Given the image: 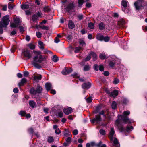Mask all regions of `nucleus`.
<instances>
[{"mask_svg":"<svg viewBox=\"0 0 147 147\" xmlns=\"http://www.w3.org/2000/svg\"><path fill=\"white\" fill-rule=\"evenodd\" d=\"M81 49V47H76L75 49V53H78Z\"/></svg>","mask_w":147,"mask_h":147,"instance_id":"42","label":"nucleus"},{"mask_svg":"<svg viewBox=\"0 0 147 147\" xmlns=\"http://www.w3.org/2000/svg\"><path fill=\"white\" fill-rule=\"evenodd\" d=\"M99 70L101 71H103L104 70L103 66L102 65H100L99 67Z\"/></svg>","mask_w":147,"mask_h":147,"instance_id":"57","label":"nucleus"},{"mask_svg":"<svg viewBox=\"0 0 147 147\" xmlns=\"http://www.w3.org/2000/svg\"><path fill=\"white\" fill-rule=\"evenodd\" d=\"M128 102V100L126 98H124L123 101V102L124 104H127Z\"/></svg>","mask_w":147,"mask_h":147,"instance_id":"60","label":"nucleus"},{"mask_svg":"<svg viewBox=\"0 0 147 147\" xmlns=\"http://www.w3.org/2000/svg\"><path fill=\"white\" fill-rule=\"evenodd\" d=\"M10 21L9 16L5 15L3 17L0 22V34H2L3 32V28L6 27L8 25Z\"/></svg>","mask_w":147,"mask_h":147,"instance_id":"2","label":"nucleus"},{"mask_svg":"<svg viewBox=\"0 0 147 147\" xmlns=\"http://www.w3.org/2000/svg\"><path fill=\"white\" fill-rule=\"evenodd\" d=\"M14 23H12L11 25V26L12 28H15L18 26L20 22V20L18 17L15 16L13 18Z\"/></svg>","mask_w":147,"mask_h":147,"instance_id":"7","label":"nucleus"},{"mask_svg":"<svg viewBox=\"0 0 147 147\" xmlns=\"http://www.w3.org/2000/svg\"><path fill=\"white\" fill-rule=\"evenodd\" d=\"M42 76L41 75H39L38 76H35L34 77V78L35 80H40L41 79Z\"/></svg>","mask_w":147,"mask_h":147,"instance_id":"38","label":"nucleus"},{"mask_svg":"<svg viewBox=\"0 0 147 147\" xmlns=\"http://www.w3.org/2000/svg\"><path fill=\"white\" fill-rule=\"evenodd\" d=\"M103 36L100 34H97L96 38L98 40L102 41L103 40Z\"/></svg>","mask_w":147,"mask_h":147,"instance_id":"16","label":"nucleus"},{"mask_svg":"<svg viewBox=\"0 0 147 147\" xmlns=\"http://www.w3.org/2000/svg\"><path fill=\"white\" fill-rule=\"evenodd\" d=\"M82 88L84 89H88L91 86V84L89 82L84 83L82 84Z\"/></svg>","mask_w":147,"mask_h":147,"instance_id":"11","label":"nucleus"},{"mask_svg":"<svg viewBox=\"0 0 147 147\" xmlns=\"http://www.w3.org/2000/svg\"><path fill=\"white\" fill-rule=\"evenodd\" d=\"M34 53L36 56L34 57L33 61L40 63L43 61V58L42 55H41V52L40 51H34Z\"/></svg>","mask_w":147,"mask_h":147,"instance_id":"4","label":"nucleus"},{"mask_svg":"<svg viewBox=\"0 0 147 147\" xmlns=\"http://www.w3.org/2000/svg\"><path fill=\"white\" fill-rule=\"evenodd\" d=\"M106 56L105 53L100 54V57L101 59H104L106 58Z\"/></svg>","mask_w":147,"mask_h":147,"instance_id":"39","label":"nucleus"},{"mask_svg":"<svg viewBox=\"0 0 147 147\" xmlns=\"http://www.w3.org/2000/svg\"><path fill=\"white\" fill-rule=\"evenodd\" d=\"M55 132L56 134H59L61 133V131L59 129H57L55 130Z\"/></svg>","mask_w":147,"mask_h":147,"instance_id":"56","label":"nucleus"},{"mask_svg":"<svg viewBox=\"0 0 147 147\" xmlns=\"http://www.w3.org/2000/svg\"><path fill=\"white\" fill-rule=\"evenodd\" d=\"M133 129V127L131 126L130 127L127 126V127L126 129V131L127 132H129L131 130H132Z\"/></svg>","mask_w":147,"mask_h":147,"instance_id":"44","label":"nucleus"},{"mask_svg":"<svg viewBox=\"0 0 147 147\" xmlns=\"http://www.w3.org/2000/svg\"><path fill=\"white\" fill-rule=\"evenodd\" d=\"M44 53H49L51 54H52V53L51 51L48 50L47 49H45L43 51Z\"/></svg>","mask_w":147,"mask_h":147,"instance_id":"48","label":"nucleus"},{"mask_svg":"<svg viewBox=\"0 0 147 147\" xmlns=\"http://www.w3.org/2000/svg\"><path fill=\"white\" fill-rule=\"evenodd\" d=\"M94 70L97 71L98 70L99 66L98 65L95 64L94 66Z\"/></svg>","mask_w":147,"mask_h":147,"instance_id":"51","label":"nucleus"},{"mask_svg":"<svg viewBox=\"0 0 147 147\" xmlns=\"http://www.w3.org/2000/svg\"><path fill=\"white\" fill-rule=\"evenodd\" d=\"M54 141V139L53 137L51 136H49L48 137L47 139V141L49 143H51L53 142Z\"/></svg>","mask_w":147,"mask_h":147,"instance_id":"33","label":"nucleus"},{"mask_svg":"<svg viewBox=\"0 0 147 147\" xmlns=\"http://www.w3.org/2000/svg\"><path fill=\"white\" fill-rule=\"evenodd\" d=\"M36 36L37 37L40 38L42 36V34L40 32H37L36 33Z\"/></svg>","mask_w":147,"mask_h":147,"instance_id":"53","label":"nucleus"},{"mask_svg":"<svg viewBox=\"0 0 147 147\" xmlns=\"http://www.w3.org/2000/svg\"><path fill=\"white\" fill-rule=\"evenodd\" d=\"M45 87L47 91L50 90L52 88V85L50 83H47L45 85Z\"/></svg>","mask_w":147,"mask_h":147,"instance_id":"15","label":"nucleus"},{"mask_svg":"<svg viewBox=\"0 0 147 147\" xmlns=\"http://www.w3.org/2000/svg\"><path fill=\"white\" fill-rule=\"evenodd\" d=\"M52 59L53 61L57 62L58 60V58L56 55H54Z\"/></svg>","mask_w":147,"mask_h":147,"instance_id":"40","label":"nucleus"},{"mask_svg":"<svg viewBox=\"0 0 147 147\" xmlns=\"http://www.w3.org/2000/svg\"><path fill=\"white\" fill-rule=\"evenodd\" d=\"M26 112L24 111H21L19 113V114L21 117L24 116L26 115Z\"/></svg>","mask_w":147,"mask_h":147,"instance_id":"31","label":"nucleus"},{"mask_svg":"<svg viewBox=\"0 0 147 147\" xmlns=\"http://www.w3.org/2000/svg\"><path fill=\"white\" fill-rule=\"evenodd\" d=\"M79 42L80 44L82 46H84L85 45V43L83 39H80L79 40Z\"/></svg>","mask_w":147,"mask_h":147,"instance_id":"27","label":"nucleus"},{"mask_svg":"<svg viewBox=\"0 0 147 147\" xmlns=\"http://www.w3.org/2000/svg\"><path fill=\"white\" fill-rule=\"evenodd\" d=\"M101 119L100 116L99 115H97L95 117L91 120V123H94L95 121L99 122L101 121Z\"/></svg>","mask_w":147,"mask_h":147,"instance_id":"10","label":"nucleus"},{"mask_svg":"<svg viewBox=\"0 0 147 147\" xmlns=\"http://www.w3.org/2000/svg\"><path fill=\"white\" fill-rule=\"evenodd\" d=\"M88 27L90 29H92L94 28V26L92 22H90L88 24Z\"/></svg>","mask_w":147,"mask_h":147,"instance_id":"41","label":"nucleus"},{"mask_svg":"<svg viewBox=\"0 0 147 147\" xmlns=\"http://www.w3.org/2000/svg\"><path fill=\"white\" fill-rule=\"evenodd\" d=\"M71 137L72 136H69V137L67 138H65L66 142L69 144L71 142Z\"/></svg>","mask_w":147,"mask_h":147,"instance_id":"34","label":"nucleus"},{"mask_svg":"<svg viewBox=\"0 0 147 147\" xmlns=\"http://www.w3.org/2000/svg\"><path fill=\"white\" fill-rule=\"evenodd\" d=\"M64 137L66 138H68L69 137L72 136L71 135L69 132L66 133L64 134Z\"/></svg>","mask_w":147,"mask_h":147,"instance_id":"47","label":"nucleus"},{"mask_svg":"<svg viewBox=\"0 0 147 147\" xmlns=\"http://www.w3.org/2000/svg\"><path fill=\"white\" fill-rule=\"evenodd\" d=\"M102 143V142L100 141L98 143L96 144L95 142H90V144H91V147H100V145Z\"/></svg>","mask_w":147,"mask_h":147,"instance_id":"14","label":"nucleus"},{"mask_svg":"<svg viewBox=\"0 0 147 147\" xmlns=\"http://www.w3.org/2000/svg\"><path fill=\"white\" fill-rule=\"evenodd\" d=\"M37 62H35V61H33L32 62L33 65L36 68L39 69L41 67L40 65L37 63Z\"/></svg>","mask_w":147,"mask_h":147,"instance_id":"24","label":"nucleus"},{"mask_svg":"<svg viewBox=\"0 0 147 147\" xmlns=\"http://www.w3.org/2000/svg\"><path fill=\"white\" fill-rule=\"evenodd\" d=\"M99 132L102 135H105V131L102 129H101L99 131Z\"/></svg>","mask_w":147,"mask_h":147,"instance_id":"52","label":"nucleus"},{"mask_svg":"<svg viewBox=\"0 0 147 147\" xmlns=\"http://www.w3.org/2000/svg\"><path fill=\"white\" fill-rule=\"evenodd\" d=\"M40 28L43 30H48L49 28L48 27L46 26H43L40 27Z\"/></svg>","mask_w":147,"mask_h":147,"instance_id":"64","label":"nucleus"},{"mask_svg":"<svg viewBox=\"0 0 147 147\" xmlns=\"http://www.w3.org/2000/svg\"><path fill=\"white\" fill-rule=\"evenodd\" d=\"M110 40V38L108 36H106L105 37L103 36V40L106 42H107L109 41Z\"/></svg>","mask_w":147,"mask_h":147,"instance_id":"35","label":"nucleus"},{"mask_svg":"<svg viewBox=\"0 0 147 147\" xmlns=\"http://www.w3.org/2000/svg\"><path fill=\"white\" fill-rule=\"evenodd\" d=\"M30 92V93L32 94H37L36 90H35V89L33 88H31Z\"/></svg>","mask_w":147,"mask_h":147,"instance_id":"28","label":"nucleus"},{"mask_svg":"<svg viewBox=\"0 0 147 147\" xmlns=\"http://www.w3.org/2000/svg\"><path fill=\"white\" fill-rule=\"evenodd\" d=\"M29 103L30 106L32 108H34V107L36 105V103L33 101H30Z\"/></svg>","mask_w":147,"mask_h":147,"instance_id":"23","label":"nucleus"},{"mask_svg":"<svg viewBox=\"0 0 147 147\" xmlns=\"http://www.w3.org/2000/svg\"><path fill=\"white\" fill-rule=\"evenodd\" d=\"M42 89L41 87L38 86L36 90L37 93H40L41 92Z\"/></svg>","mask_w":147,"mask_h":147,"instance_id":"30","label":"nucleus"},{"mask_svg":"<svg viewBox=\"0 0 147 147\" xmlns=\"http://www.w3.org/2000/svg\"><path fill=\"white\" fill-rule=\"evenodd\" d=\"M144 2L143 0H138L134 3V5L136 10L139 11L144 7Z\"/></svg>","mask_w":147,"mask_h":147,"instance_id":"5","label":"nucleus"},{"mask_svg":"<svg viewBox=\"0 0 147 147\" xmlns=\"http://www.w3.org/2000/svg\"><path fill=\"white\" fill-rule=\"evenodd\" d=\"M68 27L69 28L73 29L75 27V25L72 21H69L68 23Z\"/></svg>","mask_w":147,"mask_h":147,"instance_id":"19","label":"nucleus"},{"mask_svg":"<svg viewBox=\"0 0 147 147\" xmlns=\"http://www.w3.org/2000/svg\"><path fill=\"white\" fill-rule=\"evenodd\" d=\"M63 114L61 112H59L58 113V116L60 118L62 117L63 116Z\"/></svg>","mask_w":147,"mask_h":147,"instance_id":"54","label":"nucleus"},{"mask_svg":"<svg viewBox=\"0 0 147 147\" xmlns=\"http://www.w3.org/2000/svg\"><path fill=\"white\" fill-rule=\"evenodd\" d=\"M73 70L71 67H65L62 71V74H69L72 72Z\"/></svg>","mask_w":147,"mask_h":147,"instance_id":"9","label":"nucleus"},{"mask_svg":"<svg viewBox=\"0 0 147 147\" xmlns=\"http://www.w3.org/2000/svg\"><path fill=\"white\" fill-rule=\"evenodd\" d=\"M89 0H78V6L80 7L81 5L83 3L84 1H87Z\"/></svg>","mask_w":147,"mask_h":147,"instance_id":"25","label":"nucleus"},{"mask_svg":"<svg viewBox=\"0 0 147 147\" xmlns=\"http://www.w3.org/2000/svg\"><path fill=\"white\" fill-rule=\"evenodd\" d=\"M28 46L32 50L34 49L35 48V45L31 43H30L28 45Z\"/></svg>","mask_w":147,"mask_h":147,"instance_id":"32","label":"nucleus"},{"mask_svg":"<svg viewBox=\"0 0 147 147\" xmlns=\"http://www.w3.org/2000/svg\"><path fill=\"white\" fill-rule=\"evenodd\" d=\"M128 2L126 0H123L121 2V5L123 7L122 8V10L124 11L125 10V8L127 7Z\"/></svg>","mask_w":147,"mask_h":147,"instance_id":"13","label":"nucleus"},{"mask_svg":"<svg viewBox=\"0 0 147 147\" xmlns=\"http://www.w3.org/2000/svg\"><path fill=\"white\" fill-rule=\"evenodd\" d=\"M86 101L87 102L90 103L92 101V99L91 97H89L87 98Z\"/></svg>","mask_w":147,"mask_h":147,"instance_id":"59","label":"nucleus"},{"mask_svg":"<svg viewBox=\"0 0 147 147\" xmlns=\"http://www.w3.org/2000/svg\"><path fill=\"white\" fill-rule=\"evenodd\" d=\"M72 112V109L70 107H68L63 109V112L66 115H68Z\"/></svg>","mask_w":147,"mask_h":147,"instance_id":"12","label":"nucleus"},{"mask_svg":"<svg viewBox=\"0 0 147 147\" xmlns=\"http://www.w3.org/2000/svg\"><path fill=\"white\" fill-rule=\"evenodd\" d=\"M78 18L80 20H81L83 19V16L82 14L79 15L78 16Z\"/></svg>","mask_w":147,"mask_h":147,"instance_id":"61","label":"nucleus"},{"mask_svg":"<svg viewBox=\"0 0 147 147\" xmlns=\"http://www.w3.org/2000/svg\"><path fill=\"white\" fill-rule=\"evenodd\" d=\"M29 7V6L28 4H24L22 5L21 6V8L23 9H28Z\"/></svg>","mask_w":147,"mask_h":147,"instance_id":"22","label":"nucleus"},{"mask_svg":"<svg viewBox=\"0 0 147 147\" xmlns=\"http://www.w3.org/2000/svg\"><path fill=\"white\" fill-rule=\"evenodd\" d=\"M32 52H30L29 50L27 49L24 50L22 53V55L24 58L27 59H29L32 57Z\"/></svg>","mask_w":147,"mask_h":147,"instance_id":"6","label":"nucleus"},{"mask_svg":"<svg viewBox=\"0 0 147 147\" xmlns=\"http://www.w3.org/2000/svg\"><path fill=\"white\" fill-rule=\"evenodd\" d=\"M73 133L74 135H76L78 134V131L77 129H75L73 131Z\"/></svg>","mask_w":147,"mask_h":147,"instance_id":"63","label":"nucleus"},{"mask_svg":"<svg viewBox=\"0 0 147 147\" xmlns=\"http://www.w3.org/2000/svg\"><path fill=\"white\" fill-rule=\"evenodd\" d=\"M28 132L31 134H33L34 131L33 129L32 128H30L28 129Z\"/></svg>","mask_w":147,"mask_h":147,"instance_id":"49","label":"nucleus"},{"mask_svg":"<svg viewBox=\"0 0 147 147\" xmlns=\"http://www.w3.org/2000/svg\"><path fill=\"white\" fill-rule=\"evenodd\" d=\"M90 69L89 66L88 65H86L84 67V70L85 71H88Z\"/></svg>","mask_w":147,"mask_h":147,"instance_id":"36","label":"nucleus"},{"mask_svg":"<svg viewBox=\"0 0 147 147\" xmlns=\"http://www.w3.org/2000/svg\"><path fill=\"white\" fill-rule=\"evenodd\" d=\"M75 4L73 2H70L66 7L67 11L70 13H72L71 11L73 10L75 7Z\"/></svg>","mask_w":147,"mask_h":147,"instance_id":"8","label":"nucleus"},{"mask_svg":"<svg viewBox=\"0 0 147 147\" xmlns=\"http://www.w3.org/2000/svg\"><path fill=\"white\" fill-rule=\"evenodd\" d=\"M111 106L113 109H115L117 108V104L116 102L115 101H113L112 103Z\"/></svg>","mask_w":147,"mask_h":147,"instance_id":"26","label":"nucleus"},{"mask_svg":"<svg viewBox=\"0 0 147 147\" xmlns=\"http://www.w3.org/2000/svg\"><path fill=\"white\" fill-rule=\"evenodd\" d=\"M125 23L124 20L122 19H120L118 22V24L121 26L123 25Z\"/></svg>","mask_w":147,"mask_h":147,"instance_id":"20","label":"nucleus"},{"mask_svg":"<svg viewBox=\"0 0 147 147\" xmlns=\"http://www.w3.org/2000/svg\"><path fill=\"white\" fill-rule=\"evenodd\" d=\"M115 135V131L114 129L113 128H112L109 134V137L111 141H113L114 139L113 146H115L116 147H120V145L118 140L114 137Z\"/></svg>","mask_w":147,"mask_h":147,"instance_id":"3","label":"nucleus"},{"mask_svg":"<svg viewBox=\"0 0 147 147\" xmlns=\"http://www.w3.org/2000/svg\"><path fill=\"white\" fill-rule=\"evenodd\" d=\"M110 66L112 68L115 67V64L112 61H111L109 63Z\"/></svg>","mask_w":147,"mask_h":147,"instance_id":"37","label":"nucleus"},{"mask_svg":"<svg viewBox=\"0 0 147 147\" xmlns=\"http://www.w3.org/2000/svg\"><path fill=\"white\" fill-rule=\"evenodd\" d=\"M38 44L39 45H40V49H44V46L43 45V43L42 42L40 41H39L38 42Z\"/></svg>","mask_w":147,"mask_h":147,"instance_id":"45","label":"nucleus"},{"mask_svg":"<svg viewBox=\"0 0 147 147\" xmlns=\"http://www.w3.org/2000/svg\"><path fill=\"white\" fill-rule=\"evenodd\" d=\"M26 82V80L24 78L22 79L21 82L18 84V86L20 87L23 86L24 84Z\"/></svg>","mask_w":147,"mask_h":147,"instance_id":"17","label":"nucleus"},{"mask_svg":"<svg viewBox=\"0 0 147 147\" xmlns=\"http://www.w3.org/2000/svg\"><path fill=\"white\" fill-rule=\"evenodd\" d=\"M119 82V80L117 78H115L113 81V82L115 84H117Z\"/></svg>","mask_w":147,"mask_h":147,"instance_id":"55","label":"nucleus"},{"mask_svg":"<svg viewBox=\"0 0 147 147\" xmlns=\"http://www.w3.org/2000/svg\"><path fill=\"white\" fill-rule=\"evenodd\" d=\"M105 112L103 110H102L100 112L99 114L100 115H103L104 117H106V115L104 114Z\"/></svg>","mask_w":147,"mask_h":147,"instance_id":"62","label":"nucleus"},{"mask_svg":"<svg viewBox=\"0 0 147 147\" xmlns=\"http://www.w3.org/2000/svg\"><path fill=\"white\" fill-rule=\"evenodd\" d=\"M130 114V112L129 111H125L123 115L118 116V119L116 121L115 125L121 132L125 131V129L120 123L121 119L124 123L126 124H130L132 122V120L130 119L127 116Z\"/></svg>","mask_w":147,"mask_h":147,"instance_id":"1","label":"nucleus"},{"mask_svg":"<svg viewBox=\"0 0 147 147\" xmlns=\"http://www.w3.org/2000/svg\"><path fill=\"white\" fill-rule=\"evenodd\" d=\"M118 93V92L116 90H114L110 94V95L114 97L117 96Z\"/></svg>","mask_w":147,"mask_h":147,"instance_id":"18","label":"nucleus"},{"mask_svg":"<svg viewBox=\"0 0 147 147\" xmlns=\"http://www.w3.org/2000/svg\"><path fill=\"white\" fill-rule=\"evenodd\" d=\"M90 54L92 55L93 58V59L94 61H95L97 59V57L96 55L94 52H91Z\"/></svg>","mask_w":147,"mask_h":147,"instance_id":"29","label":"nucleus"},{"mask_svg":"<svg viewBox=\"0 0 147 147\" xmlns=\"http://www.w3.org/2000/svg\"><path fill=\"white\" fill-rule=\"evenodd\" d=\"M60 40L59 39H58V38L57 37H56L55 40H54V42L55 43H58L59 42H60Z\"/></svg>","mask_w":147,"mask_h":147,"instance_id":"58","label":"nucleus"},{"mask_svg":"<svg viewBox=\"0 0 147 147\" xmlns=\"http://www.w3.org/2000/svg\"><path fill=\"white\" fill-rule=\"evenodd\" d=\"M91 58V56L90 55L88 56L83 61L84 62H86L90 60Z\"/></svg>","mask_w":147,"mask_h":147,"instance_id":"43","label":"nucleus"},{"mask_svg":"<svg viewBox=\"0 0 147 147\" xmlns=\"http://www.w3.org/2000/svg\"><path fill=\"white\" fill-rule=\"evenodd\" d=\"M105 25L102 22L98 24L99 29L101 30H103L105 28Z\"/></svg>","mask_w":147,"mask_h":147,"instance_id":"21","label":"nucleus"},{"mask_svg":"<svg viewBox=\"0 0 147 147\" xmlns=\"http://www.w3.org/2000/svg\"><path fill=\"white\" fill-rule=\"evenodd\" d=\"M50 10V8L48 6H45L44 8V11L45 12H48Z\"/></svg>","mask_w":147,"mask_h":147,"instance_id":"46","label":"nucleus"},{"mask_svg":"<svg viewBox=\"0 0 147 147\" xmlns=\"http://www.w3.org/2000/svg\"><path fill=\"white\" fill-rule=\"evenodd\" d=\"M38 19V17L37 15L36 14L32 16V20L33 21H35L37 20Z\"/></svg>","mask_w":147,"mask_h":147,"instance_id":"50","label":"nucleus"}]
</instances>
